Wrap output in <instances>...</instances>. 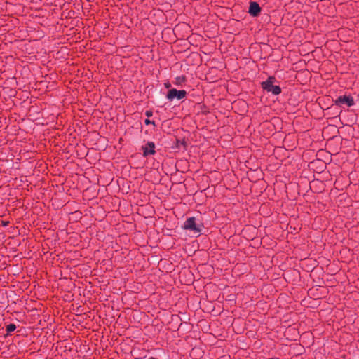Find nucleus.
<instances>
[{"instance_id": "7ed1b4c3", "label": "nucleus", "mask_w": 359, "mask_h": 359, "mask_svg": "<svg viewBox=\"0 0 359 359\" xmlns=\"http://www.w3.org/2000/svg\"><path fill=\"white\" fill-rule=\"evenodd\" d=\"M187 95V92L184 90H177L175 88L170 89L166 95V97L169 100L174 99L182 100L184 99Z\"/></svg>"}, {"instance_id": "6e6552de", "label": "nucleus", "mask_w": 359, "mask_h": 359, "mask_svg": "<svg viewBox=\"0 0 359 359\" xmlns=\"http://www.w3.org/2000/svg\"><path fill=\"white\" fill-rule=\"evenodd\" d=\"M185 81V77L184 76H177L176 78L175 84L180 85L182 83Z\"/></svg>"}, {"instance_id": "423d86ee", "label": "nucleus", "mask_w": 359, "mask_h": 359, "mask_svg": "<svg viewBox=\"0 0 359 359\" xmlns=\"http://www.w3.org/2000/svg\"><path fill=\"white\" fill-rule=\"evenodd\" d=\"M261 11V8L257 2H250L249 7V13L252 16H257Z\"/></svg>"}, {"instance_id": "1a4fd4ad", "label": "nucleus", "mask_w": 359, "mask_h": 359, "mask_svg": "<svg viewBox=\"0 0 359 359\" xmlns=\"http://www.w3.org/2000/svg\"><path fill=\"white\" fill-rule=\"evenodd\" d=\"M144 123H145L146 125H149V124H153V125H154V121H151V120H149V119H145V121H144Z\"/></svg>"}, {"instance_id": "20e7f679", "label": "nucleus", "mask_w": 359, "mask_h": 359, "mask_svg": "<svg viewBox=\"0 0 359 359\" xmlns=\"http://www.w3.org/2000/svg\"><path fill=\"white\" fill-rule=\"evenodd\" d=\"M355 104L353 98L351 96H339L335 100V104L337 106H341L346 104L348 107L353 106Z\"/></svg>"}, {"instance_id": "f03ea898", "label": "nucleus", "mask_w": 359, "mask_h": 359, "mask_svg": "<svg viewBox=\"0 0 359 359\" xmlns=\"http://www.w3.org/2000/svg\"><path fill=\"white\" fill-rule=\"evenodd\" d=\"M183 227L184 229L188 230L194 234H197L198 236L201 231V225L196 224V218L194 217L187 218L184 223Z\"/></svg>"}, {"instance_id": "0eeeda50", "label": "nucleus", "mask_w": 359, "mask_h": 359, "mask_svg": "<svg viewBox=\"0 0 359 359\" xmlns=\"http://www.w3.org/2000/svg\"><path fill=\"white\" fill-rule=\"evenodd\" d=\"M15 329H16V326L12 323L8 325L6 327V330L8 334L13 332Z\"/></svg>"}, {"instance_id": "f257e3e1", "label": "nucleus", "mask_w": 359, "mask_h": 359, "mask_svg": "<svg viewBox=\"0 0 359 359\" xmlns=\"http://www.w3.org/2000/svg\"><path fill=\"white\" fill-rule=\"evenodd\" d=\"M275 82V77L269 76L266 81L262 82L261 86L264 90L271 93L274 95H278L281 93V88L279 86L274 85Z\"/></svg>"}, {"instance_id": "39448f33", "label": "nucleus", "mask_w": 359, "mask_h": 359, "mask_svg": "<svg viewBox=\"0 0 359 359\" xmlns=\"http://www.w3.org/2000/svg\"><path fill=\"white\" fill-rule=\"evenodd\" d=\"M142 149L143 151V156L144 157L149 155H154L156 154L155 144L153 142H148L142 147Z\"/></svg>"}, {"instance_id": "9b49d317", "label": "nucleus", "mask_w": 359, "mask_h": 359, "mask_svg": "<svg viewBox=\"0 0 359 359\" xmlns=\"http://www.w3.org/2000/svg\"><path fill=\"white\" fill-rule=\"evenodd\" d=\"M165 85L166 88H169L170 86V84L169 83H165Z\"/></svg>"}, {"instance_id": "9d476101", "label": "nucleus", "mask_w": 359, "mask_h": 359, "mask_svg": "<svg viewBox=\"0 0 359 359\" xmlns=\"http://www.w3.org/2000/svg\"><path fill=\"white\" fill-rule=\"evenodd\" d=\"M145 115H146L147 117H150V116H151V115H152V112H151V111H146V112H145Z\"/></svg>"}]
</instances>
